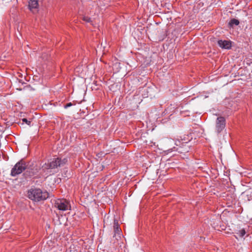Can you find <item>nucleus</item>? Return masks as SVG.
Segmentation results:
<instances>
[{
  "mask_svg": "<svg viewBox=\"0 0 252 252\" xmlns=\"http://www.w3.org/2000/svg\"><path fill=\"white\" fill-rule=\"evenodd\" d=\"M28 197L35 201H40L46 199L49 197L47 191H43L39 189H31L28 191Z\"/></svg>",
  "mask_w": 252,
  "mask_h": 252,
  "instance_id": "f257e3e1",
  "label": "nucleus"
},
{
  "mask_svg": "<svg viewBox=\"0 0 252 252\" xmlns=\"http://www.w3.org/2000/svg\"><path fill=\"white\" fill-rule=\"evenodd\" d=\"M67 162L66 158H56L48 163H45L42 165L43 170L54 169L62 167L65 165Z\"/></svg>",
  "mask_w": 252,
  "mask_h": 252,
  "instance_id": "f03ea898",
  "label": "nucleus"
},
{
  "mask_svg": "<svg viewBox=\"0 0 252 252\" xmlns=\"http://www.w3.org/2000/svg\"><path fill=\"white\" fill-rule=\"evenodd\" d=\"M27 169V165L23 160H21L16 163L11 170L10 175L14 177L21 173Z\"/></svg>",
  "mask_w": 252,
  "mask_h": 252,
  "instance_id": "7ed1b4c3",
  "label": "nucleus"
},
{
  "mask_svg": "<svg viewBox=\"0 0 252 252\" xmlns=\"http://www.w3.org/2000/svg\"><path fill=\"white\" fill-rule=\"evenodd\" d=\"M55 207L60 211H65L70 210L69 202L65 199H58L55 201Z\"/></svg>",
  "mask_w": 252,
  "mask_h": 252,
  "instance_id": "20e7f679",
  "label": "nucleus"
},
{
  "mask_svg": "<svg viewBox=\"0 0 252 252\" xmlns=\"http://www.w3.org/2000/svg\"><path fill=\"white\" fill-rule=\"evenodd\" d=\"M226 125V120L224 117H218L216 121V129L218 133L221 132L224 129Z\"/></svg>",
  "mask_w": 252,
  "mask_h": 252,
  "instance_id": "39448f33",
  "label": "nucleus"
},
{
  "mask_svg": "<svg viewBox=\"0 0 252 252\" xmlns=\"http://www.w3.org/2000/svg\"><path fill=\"white\" fill-rule=\"evenodd\" d=\"M219 46L222 49H230L231 47V42L228 40H219L218 41Z\"/></svg>",
  "mask_w": 252,
  "mask_h": 252,
  "instance_id": "423d86ee",
  "label": "nucleus"
},
{
  "mask_svg": "<svg viewBox=\"0 0 252 252\" xmlns=\"http://www.w3.org/2000/svg\"><path fill=\"white\" fill-rule=\"evenodd\" d=\"M38 0H30L29 1V8L32 12L37 11L38 8Z\"/></svg>",
  "mask_w": 252,
  "mask_h": 252,
  "instance_id": "0eeeda50",
  "label": "nucleus"
},
{
  "mask_svg": "<svg viewBox=\"0 0 252 252\" xmlns=\"http://www.w3.org/2000/svg\"><path fill=\"white\" fill-rule=\"evenodd\" d=\"M114 237L116 236V234L120 235L122 232V230L120 227V225L118 223L117 220L115 219L114 220Z\"/></svg>",
  "mask_w": 252,
  "mask_h": 252,
  "instance_id": "6e6552de",
  "label": "nucleus"
},
{
  "mask_svg": "<svg viewBox=\"0 0 252 252\" xmlns=\"http://www.w3.org/2000/svg\"><path fill=\"white\" fill-rule=\"evenodd\" d=\"M239 23L240 22L238 20L236 19H232L229 21V25L230 27H232L234 25H238Z\"/></svg>",
  "mask_w": 252,
  "mask_h": 252,
  "instance_id": "1a4fd4ad",
  "label": "nucleus"
},
{
  "mask_svg": "<svg viewBox=\"0 0 252 252\" xmlns=\"http://www.w3.org/2000/svg\"><path fill=\"white\" fill-rule=\"evenodd\" d=\"M236 233L240 237H243L246 234V231L244 229H242L239 230Z\"/></svg>",
  "mask_w": 252,
  "mask_h": 252,
  "instance_id": "9d476101",
  "label": "nucleus"
},
{
  "mask_svg": "<svg viewBox=\"0 0 252 252\" xmlns=\"http://www.w3.org/2000/svg\"><path fill=\"white\" fill-rule=\"evenodd\" d=\"M84 21H85L87 23H90L91 25H93V22L91 20V19L88 16H83L82 18Z\"/></svg>",
  "mask_w": 252,
  "mask_h": 252,
  "instance_id": "9b49d317",
  "label": "nucleus"
},
{
  "mask_svg": "<svg viewBox=\"0 0 252 252\" xmlns=\"http://www.w3.org/2000/svg\"><path fill=\"white\" fill-rule=\"evenodd\" d=\"M22 121L26 123L28 125H30L31 122L28 121L27 119L24 118L22 119Z\"/></svg>",
  "mask_w": 252,
  "mask_h": 252,
  "instance_id": "f8f14e48",
  "label": "nucleus"
},
{
  "mask_svg": "<svg viewBox=\"0 0 252 252\" xmlns=\"http://www.w3.org/2000/svg\"><path fill=\"white\" fill-rule=\"evenodd\" d=\"M72 105V104L71 103V102H69V103H67L65 106H64V108H67L68 107H70Z\"/></svg>",
  "mask_w": 252,
  "mask_h": 252,
  "instance_id": "ddd939ff",
  "label": "nucleus"
}]
</instances>
